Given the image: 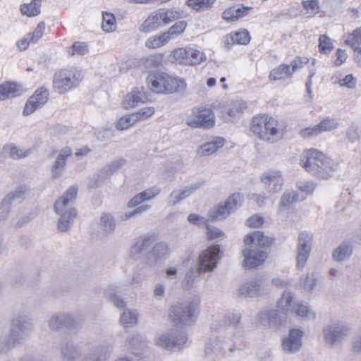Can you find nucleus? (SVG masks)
Returning a JSON list of instances; mask_svg holds the SVG:
<instances>
[{"mask_svg": "<svg viewBox=\"0 0 361 361\" xmlns=\"http://www.w3.org/2000/svg\"><path fill=\"white\" fill-rule=\"evenodd\" d=\"M230 39L233 44H247L250 42V35L247 31H240L231 34Z\"/></svg>", "mask_w": 361, "mask_h": 361, "instance_id": "nucleus-61", "label": "nucleus"}, {"mask_svg": "<svg viewBox=\"0 0 361 361\" xmlns=\"http://www.w3.org/2000/svg\"><path fill=\"white\" fill-rule=\"evenodd\" d=\"M169 39L165 32L160 35H154L148 38L145 42V47L148 49H157L161 47L169 42Z\"/></svg>", "mask_w": 361, "mask_h": 361, "instance_id": "nucleus-44", "label": "nucleus"}, {"mask_svg": "<svg viewBox=\"0 0 361 361\" xmlns=\"http://www.w3.org/2000/svg\"><path fill=\"white\" fill-rule=\"evenodd\" d=\"M164 59V55L161 54H152L147 56L144 61V65L147 68H158Z\"/></svg>", "mask_w": 361, "mask_h": 361, "instance_id": "nucleus-60", "label": "nucleus"}, {"mask_svg": "<svg viewBox=\"0 0 361 361\" xmlns=\"http://www.w3.org/2000/svg\"><path fill=\"white\" fill-rule=\"evenodd\" d=\"M187 339L184 331L171 329L158 335L154 339V343L157 346L168 350H180L184 347Z\"/></svg>", "mask_w": 361, "mask_h": 361, "instance_id": "nucleus-6", "label": "nucleus"}, {"mask_svg": "<svg viewBox=\"0 0 361 361\" xmlns=\"http://www.w3.org/2000/svg\"><path fill=\"white\" fill-rule=\"evenodd\" d=\"M168 252V246L164 243H158L154 245L153 248L147 253L145 263L146 267L152 268L155 267L157 261L164 257Z\"/></svg>", "mask_w": 361, "mask_h": 361, "instance_id": "nucleus-23", "label": "nucleus"}, {"mask_svg": "<svg viewBox=\"0 0 361 361\" xmlns=\"http://www.w3.org/2000/svg\"><path fill=\"white\" fill-rule=\"evenodd\" d=\"M17 344L13 342L9 335L0 337V356L6 355Z\"/></svg>", "mask_w": 361, "mask_h": 361, "instance_id": "nucleus-56", "label": "nucleus"}, {"mask_svg": "<svg viewBox=\"0 0 361 361\" xmlns=\"http://www.w3.org/2000/svg\"><path fill=\"white\" fill-rule=\"evenodd\" d=\"M103 21L102 27L106 32H112L116 29V21L115 16L108 12H104L102 14Z\"/></svg>", "mask_w": 361, "mask_h": 361, "instance_id": "nucleus-51", "label": "nucleus"}, {"mask_svg": "<svg viewBox=\"0 0 361 361\" xmlns=\"http://www.w3.org/2000/svg\"><path fill=\"white\" fill-rule=\"evenodd\" d=\"M126 343L132 353L136 355L140 354L141 351L144 350L147 347L145 338L140 335L133 336L128 339Z\"/></svg>", "mask_w": 361, "mask_h": 361, "instance_id": "nucleus-36", "label": "nucleus"}, {"mask_svg": "<svg viewBox=\"0 0 361 361\" xmlns=\"http://www.w3.org/2000/svg\"><path fill=\"white\" fill-rule=\"evenodd\" d=\"M112 348L109 345H100L97 346L94 350L89 355L94 359L98 361H106L111 353Z\"/></svg>", "mask_w": 361, "mask_h": 361, "instance_id": "nucleus-42", "label": "nucleus"}, {"mask_svg": "<svg viewBox=\"0 0 361 361\" xmlns=\"http://www.w3.org/2000/svg\"><path fill=\"white\" fill-rule=\"evenodd\" d=\"M311 250H312L310 249H307L302 247H296V266L298 268H303L305 266L306 262L310 255Z\"/></svg>", "mask_w": 361, "mask_h": 361, "instance_id": "nucleus-53", "label": "nucleus"}, {"mask_svg": "<svg viewBox=\"0 0 361 361\" xmlns=\"http://www.w3.org/2000/svg\"><path fill=\"white\" fill-rule=\"evenodd\" d=\"M215 1V0H188L187 4L196 11L207 8Z\"/></svg>", "mask_w": 361, "mask_h": 361, "instance_id": "nucleus-63", "label": "nucleus"}, {"mask_svg": "<svg viewBox=\"0 0 361 361\" xmlns=\"http://www.w3.org/2000/svg\"><path fill=\"white\" fill-rule=\"evenodd\" d=\"M250 9H251L250 7H231L223 12L222 18L226 21H235L245 16Z\"/></svg>", "mask_w": 361, "mask_h": 361, "instance_id": "nucleus-37", "label": "nucleus"}, {"mask_svg": "<svg viewBox=\"0 0 361 361\" xmlns=\"http://www.w3.org/2000/svg\"><path fill=\"white\" fill-rule=\"evenodd\" d=\"M187 27V23L184 20L178 21L172 25L165 34L168 36L169 40L173 39L177 35L183 33Z\"/></svg>", "mask_w": 361, "mask_h": 361, "instance_id": "nucleus-57", "label": "nucleus"}, {"mask_svg": "<svg viewBox=\"0 0 361 361\" xmlns=\"http://www.w3.org/2000/svg\"><path fill=\"white\" fill-rule=\"evenodd\" d=\"M298 302V300L293 293L284 290L276 302L278 312L286 315L288 314H293Z\"/></svg>", "mask_w": 361, "mask_h": 361, "instance_id": "nucleus-20", "label": "nucleus"}, {"mask_svg": "<svg viewBox=\"0 0 361 361\" xmlns=\"http://www.w3.org/2000/svg\"><path fill=\"white\" fill-rule=\"evenodd\" d=\"M189 54L190 53L188 47L178 48L172 51L171 57L174 61L180 65L189 66Z\"/></svg>", "mask_w": 361, "mask_h": 361, "instance_id": "nucleus-45", "label": "nucleus"}, {"mask_svg": "<svg viewBox=\"0 0 361 361\" xmlns=\"http://www.w3.org/2000/svg\"><path fill=\"white\" fill-rule=\"evenodd\" d=\"M250 130L260 140L271 143L277 142L283 136L279 122L267 115L255 116L250 124Z\"/></svg>", "mask_w": 361, "mask_h": 361, "instance_id": "nucleus-3", "label": "nucleus"}, {"mask_svg": "<svg viewBox=\"0 0 361 361\" xmlns=\"http://www.w3.org/2000/svg\"><path fill=\"white\" fill-rule=\"evenodd\" d=\"M165 73H157L153 75H149L147 78V82L149 87L152 92L156 93H164V88L165 84Z\"/></svg>", "mask_w": 361, "mask_h": 361, "instance_id": "nucleus-33", "label": "nucleus"}, {"mask_svg": "<svg viewBox=\"0 0 361 361\" xmlns=\"http://www.w3.org/2000/svg\"><path fill=\"white\" fill-rule=\"evenodd\" d=\"M203 271H199L198 267H190L181 281V287L185 290H190L195 285L196 279Z\"/></svg>", "mask_w": 361, "mask_h": 361, "instance_id": "nucleus-35", "label": "nucleus"}, {"mask_svg": "<svg viewBox=\"0 0 361 361\" xmlns=\"http://www.w3.org/2000/svg\"><path fill=\"white\" fill-rule=\"evenodd\" d=\"M219 245L210 246L202 251L198 257L197 267L199 271H213L220 260Z\"/></svg>", "mask_w": 361, "mask_h": 361, "instance_id": "nucleus-10", "label": "nucleus"}, {"mask_svg": "<svg viewBox=\"0 0 361 361\" xmlns=\"http://www.w3.org/2000/svg\"><path fill=\"white\" fill-rule=\"evenodd\" d=\"M284 75L290 78H292V72H290L289 65L283 63L271 71L269 78L270 80H279L283 79Z\"/></svg>", "mask_w": 361, "mask_h": 361, "instance_id": "nucleus-39", "label": "nucleus"}, {"mask_svg": "<svg viewBox=\"0 0 361 361\" xmlns=\"http://www.w3.org/2000/svg\"><path fill=\"white\" fill-rule=\"evenodd\" d=\"M88 52V46L85 42H75L68 51V55L72 56L75 54L85 55Z\"/></svg>", "mask_w": 361, "mask_h": 361, "instance_id": "nucleus-62", "label": "nucleus"}, {"mask_svg": "<svg viewBox=\"0 0 361 361\" xmlns=\"http://www.w3.org/2000/svg\"><path fill=\"white\" fill-rule=\"evenodd\" d=\"M49 92L47 89L41 87L35 91L25 105L23 115L28 116L36 109L42 107L48 100Z\"/></svg>", "mask_w": 361, "mask_h": 361, "instance_id": "nucleus-16", "label": "nucleus"}, {"mask_svg": "<svg viewBox=\"0 0 361 361\" xmlns=\"http://www.w3.org/2000/svg\"><path fill=\"white\" fill-rule=\"evenodd\" d=\"M29 155V152H23L13 144H8L3 146L0 149V157L2 158L10 157L14 160L26 157Z\"/></svg>", "mask_w": 361, "mask_h": 361, "instance_id": "nucleus-31", "label": "nucleus"}, {"mask_svg": "<svg viewBox=\"0 0 361 361\" xmlns=\"http://www.w3.org/2000/svg\"><path fill=\"white\" fill-rule=\"evenodd\" d=\"M224 145V140L221 137L216 138L214 141L207 142L200 147L199 154L202 156H207L216 152Z\"/></svg>", "mask_w": 361, "mask_h": 361, "instance_id": "nucleus-38", "label": "nucleus"}, {"mask_svg": "<svg viewBox=\"0 0 361 361\" xmlns=\"http://www.w3.org/2000/svg\"><path fill=\"white\" fill-rule=\"evenodd\" d=\"M245 108L246 104L243 101L232 102L227 109V114L231 118H238Z\"/></svg>", "mask_w": 361, "mask_h": 361, "instance_id": "nucleus-49", "label": "nucleus"}, {"mask_svg": "<svg viewBox=\"0 0 361 361\" xmlns=\"http://www.w3.org/2000/svg\"><path fill=\"white\" fill-rule=\"evenodd\" d=\"M215 116L210 109L194 108L188 116L185 123L194 128H211L214 126Z\"/></svg>", "mask_w": 361, "mask_h": 361, "instance_id": "nucleus-9", "label": "nucleus"}, {"mask_svg": "<svg viewBox=\"0 0 361 361\" xmlns=\"http://www.w3.org/2000/svg\"><path fill=\"white\" fill-rule=\"evenodd\" d=\"M165 25L181 18L182 13L176 8H160Z\"/></svg>", "mask_w": 361, "mask_h": 361, "instance_id": "nucleus-52", "label": "nucleus"}, {"mask_svg": "<svg viewBox=\"0 0 361 361\" xmlns=\"http://www.w3.org/2000/svg\"><path fill=\"white\" fill-rule=\"evenodd\" d=\"M166 25L160 9L151 13L148 18L143 22L140 30L143 32H149L157 30L160 27Z\"/></svg>", "mask_w": 361, "mask_h": 361, "instance_id": "nucleus-24", "label": "nucleus"}, {"mask_svg": "<svg viewBox=\"0 0 361 361\" xmlns=\"http://www.w3.org/2000/svg\"><path fill=\"white\" fill-rule=\"evenodd\" d=\"M100 228L106 234L113 233L116 226V223L112 214L104 213L100 218Z\"/></svg>", "mask_w": 361, "mask_h": 361, "instance_id": "nucleus-40", "label": "nucleus"}, {"mask_svg": "<svg viewBox=\"0 0 361 361\" xmlns=\"http://www.w3.org/2000/svg\"><path fill=\"white\" fill-rule=\"evenodd\" d=\"M244 257L243 267L251 269L261 265L267 259V253L256 247L245 248L242 251Z\"/></svg>", "mask_w": 361, "mask_h": 361, "instance_id": "nucleus-15", "label": "nucleus"}, {"mask_svg": "<svg viewBox=\"0 0 361 361\" xmlns=\"http://www.w3.org/2000/svg\"><path fill=\"white\" fill-rule=\"evenodd\" d=\"M297 247L312 250L313 235L312 233L302 231L299 233Z\"/></svg>", "mask_w": 361, "mask_h": 361, "instance_id": "nucleus-58", "label": "nucleus"}, {"mask_svg": "<svg viewBox=\"0 0 361 361\" xmlns=\"http://www.w3.org/2000/svg\"><path fill=\"white\" fill-rule=\"evenodd\" d=\"M27 188L24 185L18 187L13 192L8 193L2 200L3 206H8L13 202H20L27 192Z\"/></svg>", "mask_w": 361, "mask_h": 361, "instance_id": "nucleus-34", "label": "nucleus"}, {"mask_svg": "<svg viewBox=\"0 0 361 361\" xmlns=\"http://www.w3.org/2000/svg\"><path fill=\"white\" fill-rule=\"evenodd\" d=\"M164 93L171 94L183 90L186 87L184 80L174 78L165 73Z\"/></svg>", "mask_w": 361, "mask_h": 361, "instance_id": "nucleus-29", "label": "nucleus"}, {"mask_svg": "<svg viewBox=\"0 0 361 361\" xmlns=\"http://www.w3.org/2000/svg\"><path fill=\"white\" fill-rule=\"evenodd\" d=\"M305 199V197L300 198L299 195L294 191L286 192L281 196L279 208L280 210L288 209L291 204L302 201Z\"/></svg>", "mask_w": 361, "mask_h": 361, "instance_id": "nucleus-41", "label": "nucleus"}, {"mask_svg": "<svg viewBox=\"0 0 361 361\" xmlns=\"http://www.w3.org/2000/svg\"><path fill=\"white\" fill-rule=\"evenodd\" d=\"M155 241L154 235H145L136 240L130 247V257L134 259H139Z\"/></svg>", "mask_w": 361, "mask_h": 361, "instance_id": "nucleus-21", "label": "nucleus"}, {"mask_svg": "<svg viewBox=\"0 0 361 361\" xmlns=\"http://www.w3.org/2000/svg\"><path fill=\"white\" fill-rule=\"evenodd\" d=\"M350 332V327L346 323L338 320L332 321L323 329L324 340L330 345L341 343Z\"/></svg>", "mask_w": 361, "mask_h": 361, "instance_id": "nucleus-8", "label": "nucleus"}, {"mask_svg": "<svg viewBox=\"0 0 361 361\" xmlns=\"http://www.w3.org/2000/svg\"><path fill=\"white\" fill-rule=\"evenodd\" d=\"M231 212L228 210L225 204H219L209 212V219L212 220H222L229 216Z\"/></svg>", "mask_w": 361, "mask_h": 361, "instance_id": "nucleus-46", "label": "nucleus"}, {"mask_svg": "<svg viewBox=\"0 0 361 361\" xmlns=\"http://www.w3.org/2000/svg\"><path fill=\"white\" fill-rule=\"evenodd\" d=\"M259 325L267 329L278 327L282 322L279 312L275 310L264 309L260 311L257 317Z\"/></svg>", "mask_w": 361, "mask_h": 361, "instance_id": "nucleus-17", "label": "nucleus"}, {"mask_svg": "<svg viewBox=\"0 0 361 361\" xmlns=\"http://www.w3.org/2000/svg\"><path fill=\"white\" fill-rule=\"evenodd\" d=\"M77 193V187L71 186L54 204V211L60 216L57 226L61 232L67 231L72 226L74 219L77 216V211L73 207Z\"/></svg>", "mask_w": 361, "mask_h": 361, "instance_id": "nucleus-2", "label": "nucleus"}, {"mask_svg": "<svg viewBox=\"0 0 361 361\" xmlns=\"http://www.w3.org/2000/svg\"><path fill=\"white\" fill-rule=\"evenodd\" d=\"M83 79L81 70L76 67L57 71L53 78V87L59 94H64L78 87Z\"/></svg>", "mask_w": 361, "mask_h": 361, "instance_id": "nucleus-4", "label": "nucleus"}, {"mask_svg": "<svg viewBox=\"0 0 361 361\" xmlns=\"http://www.w3.org/2000/svg\"><path fill=\"white\" fill-rule=\"evenodd\" d=\"M243 197L240 193H233L228 197L227 200L224 202L228 210L231 212L236 211L243 204Z\"/></svg>", "mask_w": 361, "mask_h": 361, "instance_id": "nucleus-50", "label": "nucleus"}, {"mask_svg": "<svg viewBox=\"0 0 361 361\" xmlns=\"http://www.w3.org/2000/svg\"><path fill=\"white\" fill-rule=\"evenodd\" d=\"M260 180L269 193H276L282 189L283 178L280 171L265 172L260 177Z\"/></svg>", "mask_w": 361, "mask_h": 361, "instance_id": "nucleus-14", "label": "nucleus"}, {"mask_svg": "<svg viewBox=\"0 0 361 361\" xmlns=\"http://www.w3.org/2000/svg\"><path fill=\"white\" fill-rule=\"evenodd\" d=\"M303 331L298 329L289 331L287 336L282 340V350L286 354H293L298 352L302 345Z\"/></svg>", "mask_w": 361, "mask_h": 361, "instance_id": "nucleus-13", "label": "nucleus"}, {"mask_svg": "<svg viewBox=\"0 0 361 361\" xmlns=\"http://www.w3.org/2000/svg\"><path fill=\"white\" fill-rule=\"evenodd\" d=\"M39 0H32L30 4H24L20 6V11L23 15L28 17L36 16L40 13Z\"/></svg>", "mask_w": 361, "mask_h": 361, "instance_id": "nucleus-47", "label": "nucleus"}, {"mask_svg": "<svg viewBox=\"0 0 361 361\" xmlns=\"http://www.w3.org/2000/svg\"><path fill=\"white\" fill-rule=\"evenodd\" d=\"M321 133L331 131L338 126V123L334 118H326L317 124Z\"/></svg>", "mask_w": 361, "mask_h": 361, "instance_id": "nucleus-64", "label": "nucleus"}, {"mask_svg": "<svg viewBox=\"0 0 361 361\" xmlns=\"http://www.w3.org/2000/svg\"><path fill=\"white\" fill-rule=\"evenodd\" d=\"M147 101L148 97L144 88L136 87L125 96L121 104L125 109H129Z\"/></svg>", "mask_w": 361, "mask_h": 361, "instance_id": "nucleus-19", "label": "nucleus"}, {"mask_svg": "<svg viewBox=\"0 0 361 361\" xmlns=\"http://www.w3.org/2000/svg\"><path fill=\"white\" fill-rule=\"evenodd\" d=\"M137 122V116L134 115V113L127 114L121 118L116 123V128L118 130H126L134 125Z\"/></svg>", "mask_w": 361, "mask_h": 361, "instance_id": "nucleus-55", "label": "nucleus"}, {"mask_svg": "<svg viewBox=\"0 0 361 361\" xmlns=\"http://www.w3.org/2000/svg\"><path fill=\"white\" fill-rule=\"evenodd\" d=\"M60 353L64 361H75L82 354V347L72 341H68L61 345Z\"/></svg>", "mask_w": 361, "mask_h": 361, "instance_id": "nucleus-22", "label": "nucleus"}, {"mask_svg": "<svg viewBox=\"0 0 361 361\" xmlns=\"http://www.w3.org/2000/svg\"><path fill=\"white\" fill-rule=\"evenodd\" d=\"M23 92L21 85L16 82H5L0 85V100L18 97Z\"/></svg>", "mask_w": 361, "mask_h": 361, "instance_id": "nucleus-28", "label": "nucleus"}, {"mask_svg": "<svg viewBox=\"0 0 361 361\" xmlns=\"http://www.w3.org/2000/svg\"><path fill=\"white\" fill-rule=\"evenodd\" d=\"M189 56V66H195L201 63L206 60V56L204 53L196 50L195 49L188 47Z\"/></svg>", "mask_w": 361, "mask_h": 361, "instance_id": "nucleus-59", "label": "nucleus"}, {"mask_svg": "<svg viewBox=\"0 0 361 361\" xmlns=\"http://www.w3.org/2000/svg\"><path fill=\"white\" fill-rule=\"evenodd\" d=\"M300 165L312 175L322 179L333 176L336 169V163L322 152L310 149L300 156Z\"/></svg>", "mask_w": 361, "mask_h": 361, "instance_id": "nucleus-1", "label": "nucleus"}, {"mask_svg": "<svg viewBox=\"0 0 361 361\" xmlns=\"http://www.w3.org/2000/svg\"><path fill=\"white\" fill-rule=\"evenodd\" d=\"M265 279L258 277L242 284L239 289V295L243 298H253L262 295L265 292Z\"/></svg>", "mask_w": 361, "mask_h": 361, "instance_id": "nucleus-12", "label": "nucleus"}, {"mask_svg": "<svg viewBox=\"0 0 361 361\" xmlns=\"http://www.w3.org/2000/svg\"><path fill=\"white\" fill-rule=\"evenodd\" d=\"M294 314L307 320H314L316 318V312L309 306L299 301L295 307Z\"/></svg>", "mask_w": 361, "mask_h": 361, "instance_id": "nucleus-43", "label": "nucleus"}, {"mask_svg": "<svg viewBox=\"0 0 361 361\" xmlns=\"http://www.w3.org/2000/svg\"><path fill=\"white\" fill-rule=\"evenodd\" d=\"M47 324L51 331H59L63 328L74 326L76 322L74 317L68 314L57 313L49 317Z\"/></svg>", "mask_w": 361, "mask_h": 361, "instance_id": "nucleus-18", "label": "nucleus"}, {"mask_svg": "<svg viewBox=\"0 0 361 361\" xmlns=\"http://www.w3.org/2000/svg\"><path fill=\"white\" fill-rule=\"evenodd\" d=\"M352 254L350 247L347 245H341L333 253V258L337 262L347 259Z\"/></svg>", "mask_w": 361, "mask_h": 361, "instance_id": "nucleus-54", "label": "nucleus"}, {"mask_svg": "<svg viewBox=\"0 0 361 361\" xmlns=\"http://www.w3.org/2000/svg\"><path fill=\"white\" fill-rule=\"evenodd\" d=\"M202 183H196L190 186L185 187L183 190L173 191L169 197V203L171 205H176L182 200L189 197L192 192L199 189Z\"/></svg>", "mask_w": 361, "mask_h": 361, "instance_id": "nucleus-26", "label": "nucleus"}, {"mask_svg": "<svg viewBox=\"0 0 361 361\" xmlns=\"http://www.w3.org/2000/svg\"><path fill=\"white\" fill-rule=\"evenodd\" d=\"M73 152L70 147H66L61 149L52 165L51 174L54 178L60 177L64 171L67 159L72 155Z\"/></svg>", "mask_w": 361, "mask_h": 361, "instance_id": "nucleus-25", "label": "nucleus"}, {"mask_svg": "<svg viewBox=\"0 0 361 361\" xmlns=\"http://www.w3.org/2000/svg\"><path fill=\"white\" fill-rule=\"evenodd\" d=\"M34 331L32 319L25 315L18 314L13 318L9 329V336L17 345L27 341Z\"/></svg>", "mask_w": 361, "mask_h": 361, "instance_id": "nucleus-5", "label": "nucleus"}, {"mask_svg": "<svg viewBox=\"0 0 361 361\" xmlns=\"http://www.w3.org/2000/svg\"><path fill=\"white\" fill-rule=\"evenodd\" d=\"M139 314L136 310L125 308L120 316V324L124 328H132L138 323Z\"/></svg>", "mask_w": 361, "mask_h": 361, "instance_id": "nucleus-32", "label": "nucleus"}, {"mask_svg": "<svg viewBox=\"0 0 361 361\" xmlns=\"http://www.w3.org/2000/svg\"><path fill=\"white\" fill-rule=\"evenodd\" d=\"M273 238L265 236L261 231H255L246 235L244 243L246 245L255 244L262 247H267L271 245Z\"/></svg>", "mask_w": 361, "mask_h": 361, "instance_id": "nucleus-27", "label": "nucleus"}, {"mask_svg": "<svg viewBox=\"0 0 361 361\" xmlns=\"http://www.w3.org/2000/svg\"><path fill=\"white\" fill-rule=\"evenodd\" d=\"M241 314L239 313H228L220 320L218 330L225 331L231 335V338H238L243 334L240 326Z\"/></svg>", "mask_w": 361, "mask_h": 361, "instance_id": "nucleus-11", "label": "nucleus"}, {"mask_svg": "<svg viewBox=\"0 0 361 361\" xmlns=\"http://www.w3.org/2000/svg\"><path fill=\"white\" fill-rule=\"evenodd\" d=\"M345 43L353 50H357L361 46V27L355 29L348 35Z\"/></svg>", "mask_w": 361, "mask_h": 361, "instance_id": "nucleus-48", "label": "nucleus"}, {"mask_svg": "<svg viewBox=\"0 0 361 361\" xmlns=\"http://www.w3.org/2000/svg\"><path fill=\"white\" fill-rule=\"evenodd\" d=\"M126 163L124 159H119L111 162L101 169L97 175V180H103L109 178L115 172L121 169Z\"/></svg>", "mask_w": 361, "mask_h": 361, "instance_id": "nucleus-30", "label": "nucleus"}, {"mask_svg": "<svg viewBox=\"0 0 361 361\" xmlns=\"http://www.w3.org/2000/svg\"><path fill=\"white\" fill-rule=\"evenodd\" d=\"M195 305L192 302H178L171 307L169 317L176 326H190L194 322Z\"/></svg>", "mask_w": 361, "mask_h": 361, "instance_id": "nucleus-7", "label": "nucleus"}]
</instances>
